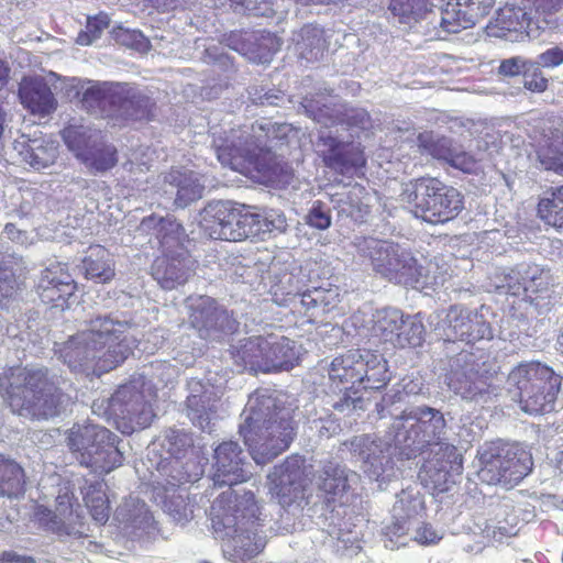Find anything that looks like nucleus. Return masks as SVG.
I'll return each mask as SVG.
<instances>
[{
	"label": "nucleus",
	"mask_w": 563,
	"mask_h": 563,
	"mask_svg": "<svg viewBox=\"0 0 563 563\" xmlns=\"http://www.w3.org/2000/svg\"><path fill=\"white\" fill-rule=\"evenodd\" d=\"M92 445L76 459L81 465L91 467L96 472H106V440L95 441Z\"/></svg>",
	"instance_id": "nucleus-60"
},
{
	"label": "nucleus",
	"mask_w": 563,
	"mask_h": 563,
	"mask_svg": "<svg viewBox=\"0 0 563 563\" xmlns=\"http://www.w3.org/2000/svg\"><path fill=\"white\" fill-rule=\"evenodd\" d=\"M529 264L522 263L514 268H504V278H506V294L519 296L522 294L525 279Z\"/></svg>",
	"instance_id": "nucleus-64"
},
{
	"label": "nucleus",
	"mask_w": 563,
	"mask_h": 563,
	"mask_svg": "<svg viewBox=\"0 0 563 563\" xmlns=\"http://www.w3.org/2000/svg\"><path fill=\"white\" fill-rule=\"evenodd\" d=\"M154 398L152 385L144 377H139L118 388L110 398L109 408L133 432L151 426L155 418Z\"/></svg>",
	"instance_id": "nucleus-13"
},
{
	"label": "nucleus",
	"mask_w": 563,
	"mask_h": 563,
	"mask_svg": "<svg viewBox=\"0 0 563 563\" xmlns=\"http://www.w3.org/2000/svg\"><path fill=\"white\" fill-rule=\"evenodd\" d=\"M114 519L126 528L145 530L153 525L154 518L146 505L136 495H124L113 512Z\"/></svg>",
	"instance_id": "nucleus-39"
},
{
	"label": "nucleus",
	"mask_w": 563,
	"mask_h": 563,
	"mask_svg": "<svg viewBox=\"0 0 563 563\" xmlns=\"http://www.w3.org/2000/svg\"><path fill=\"white\" fill-rule=\"evenodd\" d=\"M225 45L256 64L269 63L279 49V41L269 32L232 31L224 36Z\"/></svg>",
	"instance_id": "nucleus-25"
},
{
	"label": "nucleus",
	"mask_w": 563,
	"mask_h": 563,
	"mask_svg": "<svg viewBox=\"0 0 563 563\" xmlns=\"http://www.w3.org/2000/svg\"><path fill=\"white\" fill-rule=\"evenodd\" d=\"M67 446L77 456L95 441L106 440V473L120 466L123 455L118 448V435L96 423H75L66 433Z\"/></svg>",
	"instance_id": "nucleus-22"
},
{
	"label": "nucleus",
	"mask_w": 563,
	"mask_h": 563,
	"mask_svg": "<svg viewBox=\"0 0 563 563\" xmlns=\"http://www.w3.org/2000/svg\"><path fill=\"white\" fill-rule=\"evenodd\" d=\"M12 145L21 161L35 170L52 166L58 157V144L41 132L22 134Z\"/></svg>",
	"instance_id": "nucleus-28"
},
{
	"label": "nucleus",
	"mask_w": 563,
	"mask_h": 563,
	"mask_svg": "<svg viewBox=\"0 0 563 563\" xmlns=\"http://www.w3.org/2000/svg\"><path fill=\"white\" fill-rule=\"evenodd\" d=\"M353 457L362 464V468L371 477H378L388 470H393V454L397 455L390 441L376 434H358L342 443Z\"/></svg>",
	"instance_id": "nucleus-18"
},
{
	"label": "nucleus",
	"mask_w": 563,
	"mask_h": 563,
	"mask_svg": "<svg viewBox=\"0 0 563 563\" xmlns=\"http://www.w3.org/2000/svg\"><path fill=\"white\" fill-rule=\"evenodd\" d=\"M246 453L238 441L229 440L220 443L214 450L216 473L214 487L221 488L246 482L252 473Z\"/></svg>",
	"instance_id": "nucleus-23"
},
{
	"label": "nucleus",
	"mask_w": 563,
	"mask_h": 563,
	"mask_svg": "<svg viewBox=\"0 0 563 563\" xmlns=\"http://www.w3.org/2000/svg\"><path fill=\"white\" fill-rule=\"evenodd\" d=\"M140 228L144 232H153L159 240L164 252H170L174 247L180 249L186 236L183 225L172 216L152 214L142 220Z\"/></svg>",
	"instance_id": "nucleus-36"
},
{
	"label": "nucleus",
	"mask_w": 563,
	"mask_h": 563,
	"mask_svg": "<svg viewBox=\"0 0 563 563\" xmlns=\"http://www.w3.org/2000/svg\"><path fill=\"white\" fill-rule=\"evenodd\" d=\"M550 273L538 265L529 264L522 295L525 299L540 310L549 309Z\"/></svg>",
	"instance_id": "nucleus-41"
},
{
	"label": "nucleus",
	"mask_w": 563,
	"mask_h": 563,
	"mask_svg": "<svg viewBox=\"0 0 563 563\" xmlns=\"http://www.w3.org/2000/svg\"><path fill=\"white\" fill-rule=\"evenodd\" d=\"M229 354L241 368L267 373L266 335H254L231 345Z\"/></svg>",
	"instance_id": "nucleus-34"
},
{
	"label": "nucleus",
	"mask_w": 563,
	"mask_h": 563,
	"mask_svg": "<svg viewBox=\"0 0 563 563\" xmlns=\"http://www.w3.org/2000/svg\"><path fill=\"white\" fill-rule=\"evenodd\" d=\"M404 313L397 308H384L373 316V331L385 342L394 344L399 327L402 324Z\"/></svg>",
	"instance_id": "nucleus-49"
},
{
	"label": "nucleus",
	"mask_w": 563,
	"mask_h": 563,
	"mask_svg": "<svg viewBox=\"0 0 563 563\" xmlns=\"http://www.w3.org/2000/svg\"><path fill=\"white\" fill-rule=\"evenodd\" d=\"M448 385L463 400L479 405L488 404L501 394L494 364L467 351L460 352L452 361Z\"/></svg>",
	"instance_id": "nucleus-11"
},
{
	"label": "nucleus",
	"mask_w": 563,
	"mask_h": 563,
	"mask_svg": "<svg viewBox=\"0 0 563 563\" xmlns=\"http://www.w3.org/2000/svg\"><path fill=\"white\" fill-rule=\"evenodd\" d=\"M562 377L539 362L521 363L508 374L512 398L528 415H545L555 408Z\"/></svg>",
	"instance_id": "nucleus-9"
},
{
	"label": "nucleus",
	"mask_w": 563,
	"mask_h": 563,
	"mask_svg": "<svg viewBox=\"0 0 563 563\" xmlns=\"http://www.w3.org/2000/svg\"><path fill=\"white\" fill-rule=\"evenodd\" d=\"M313 500L312 514L320 511L324 518L328 533L336 540L335 548L344 556H353L360 552L361 530L354 518L362 516L356 512V499L361 495H216L210 500L209 519L216 539L222 542L225 559L233 563H247L263 549L257 538L258 531L266 522L289 520Z\"/></svg>",
	"instance_id": "nucleus-1"
},
{
	"label": "nucleus",
	"mask_w": 563,
	"mask_h": 563,
	"mask_svg": "<svg viewBox=\"0 0 563 563\" xmlns=\"http://www.w3.org/2000/svg\"><path fill=\"white\" fill-rule=\"evenodd\" d=\"M114 82L93 84L82 91V107L92 114L110 117L112 112V103L110 102V92Z\"/></svg>",
	"instance_id": "nucleus-47"
},
{
	"label": "nucleus",
	"mask_w": 563,
	"mask_h": 563,
	"mask_svg": "<svg viewBox=\"0 0 563 563\" xmlns=\"http://www.w3.org/2000/svg\"><path fill=\"white\" fill-rule=\"evenodd\" d=\"M297 457H288L267 475L271 493H302L307 489V477Z\"/></svg>",
	"instance_id": "nucleus-33"
},
{
	"label": "nucleus",
	"mask_w": 563,
	"mask_h": 563,
	"mask_svg": "<svg viewBox=\"0 0 563 563\" xmlns=\"http://www.w3.org/2000/svg\"><path fill=\"white\" fill-rule=\"evenodd\" d=\"M537 155L544 169L563 174V141L556 140L541 146Z\"/></svg>",
	"instance_id": "nucleus-58"
},
{
	"label": "nucleus",
	"mask_w": 563,
	"mask_h": 563,
	"mask_svg": "<svg viewBox=\"0 0 563 563\" xmlns=\"http://www.w3.org/2000/svg\"><path fill=\"white\" fill-rule=\"evenodd\" d=\"M523 87L536 93L544 92L549 87V79L543 75L541 67L530 59L523 74Z\"/></svg>",
	"instance_id": "nucleus-63"
},
{
	"label": "nucleus",
	"mask_w": 563,
	"mask_h": 563,
	"mask_svg": "<svg viewBox=\"0 0 563 563\" xmlns=\"http://www.w3.org/2000/svg\"><path fill=\"white\" fill-rule=\"evenodd\" d=\"M391 429L398 460L409 461L420 456L428 445L444 440L446 421L440 410L418 406L401 410Z\"/></svg>",
	"instance_id": "nucleus-7"
},
{
	"label": "nucleus",
	"mask_w": 563,
	"mask_h": 563,
	"mask_svg": "<svg viewBox=\"0 0 563 563\" xmlns=\"http://www.w3.org/2000/svg\"><path fill=\"white\" fill-rule=\"evenodd\" d=\"M22 104L33 114L47 115L55 111L57 100L42 77L24 78L19 87Z\"/></svg>",
	"instance_id": "nucleus-32"
},
{
	"label": "nucleus",
	"mask_w": 563,
	"mask_h": 563,
	"mask_svg": "<svg viewBox=\"0 0 563 563\" xmlns=\"http://www.w3.org/2000/svg\"><path fill=\"white\" fill-rule=\"evenodd\" d=\"M100 137V133L91 130L89 126L70 124L63 131V139L68 148L80 158V153H85Z\"/></svg>",
	"instance_id": "nucleus-51"
},
{
	"label": "nucleus",
	"mask_w": 563,
	"mask_h": 563,
	"mask_svg": "<svg viewBox=\"0 0 563 563\" xmlns=\"http://www.w3.org/2000/svg\"><path fill=\"white\" fill-rule=\"evenodd\" d=\"M399 499L391 509L390 521L385 523L382 531L396 547L405 545L407 540L416 541L422 545L438 543L443 532L424 521L428 511L434 507L438 515L443 505L448 506L454 495H398Z\"/></svg>",
	"instance_id": "nucleus-5"
},
{
	"label": "nucleus",
	"mask_w": 563,
	"mask_h": 563,
	"mask_svg": "<svg viewBox=\"0 0 563 563\" xmlns=\"http://www.w3.org/2000/svg\"><path fill=\"white\" fill-rule=\"evenodd\" d=\"M242 417L239 433L256 464L272 462L290 446L297 435L295 409L268 390L252 394Z\"/></svg>",
	"instance_id": "nucleus-3"
},
{
	"label": "nucleus",
	"mask_w": 563,
	"mask_h": 563,
	"mask_svg": "<svg viewBox=\"0 0 563 563\" xmlns=\"http://www.w3.org/2000/svg\"><path fill=\"white\" fill-rule=\"evenodd\" d=\"M271 292L276 298L280 299L284 303L292 305L295 308L299 307V299L302 291L298 285V280L291 273H283L280 276H275V280L271 286Z\"/></svg>",
	"instance_id": "nucleus-56"
},
{
	"label": "nucleus",
	"mask_w": 563,
	"mask_h": 563,
	"mask_svg": "<svg viewBox=\"0 0 563 563\" xmlns=\"http://www.w3.org/2000/svg\"><path fill=\"white\" fill-rule=\"evenodd\" d=\"M401 200L417 218L438 224L453 220L464 208L463 195L437 178H419L406 185Z\"/></svg>",
	"instance_id": "nucleus-10"
},
{
	"label": "nucleus",
	"mask_w": 563,
	"mask_h": 563,
	"mask_svg": "<svg viewBox=\"0 0 563 563\" xmlns=\"http://www.w3.org/2000/svg\"><path fill=\"white\" fill-rule=\"evenodd\" d=\"M24 473L13 460L0 455V493H19L23 489Z\"/></svg>",
	"instance_id": "nucleus-57"
},
{
	"label": "nucleus",
	"mask_w": 563,
	"mask_h": 563,
	"mask_svg": "<svg viewBox=\"0 0 563 563\" xmlns=\"http://www.w3.org/2000/svg\"><path fill=\"white\" fill-rule=\"evenodd\" d=\"M361 353L363 355V369H361L360 390L384 387L390 379L387 361L382 354L372 351L364 350Z\"/></svg>",
	"instance_id": "nucleus-44"
},
{
	"label": "nucleus",
	"mask_w": 563,
	"mask_h": 563,
	"mask_svg": "<svg viewBox=\"0 0 563 563\" xmlns=\"http://www.w3.org/2000/svg\"><path fill=\"white\" fill-rule=\"evenodd\" d=\"M130 322L111 313H97L84 321V328L67 341L55 344L58 357L73 372L98 368L109 372L132 353L126 335Z\"/></svg>",
	"instance_id": "nucleus-2"
},
{
	"label": "nucleus",
	"mask_w": 563,
	"mask_h": 563,
	"mask_svg": "<svg viewBox=\"0 0 563 563\" xmlns=\"http://www.w3.org/2000/svg\"><path fill=\"white\" fill-rule=\"evenodd\" d=\"M360 484V475L333 462H328L319 476L318 487L322 493H345L355 490Z\"/></svg>",
	"instance_id": "nucleus-40"
},
{
	"label": "nucleus",
	"mask_w": 563,
	"mask_h": 563,
	"mask_svg": "<svg viewBox=\"0 0 563 563\" xmlns=\"http://www.w3.org/2000/svg\"><path fill=\"white\" fill-rule=\"evenodd\" d=\"M256 207L241 205L236 207L234 232L231 233V241H242L250 236L262 234V212L255 211Z\"/></svg>",
	"instance_id": "nucleus-48"
},
{
	"label": "nucleus",
	"mask_w": 563,
	"mask_h": 563,
	"mask_svg": "<svg viewBox=\"0 0 563 563\" xmlns=\"http://www.w3.org/2000/svg\"><path fill=\"white\" fill-rule=\"evenodd\" d=\"M79 161L91 174H102L117 165V150L113 145L102 142L100 136L88 151L80 153Z\"/></svg>",
	"instance_id": "nucleus-45"
},
{
	"label": "nucleus",
	"mask_w": 563,
	"mask_h": 563,
	"mask_svg": "<svg viewBox=\"0 0 563 563\" xmlns=\"http://www.w3.org/2000/svg\"><path fill=\"white\" fill-rule=\"evenodd\" d=\"M216 135L212 145L219 162L232 169L240 170L253 167L264 170L266 162L271 159L269 140L277 137L276 124L272 122H256L250 128L231 130L229 134Z\"/></svg>",
	"instance_id": "nucleus-6"
},
{
	"label": "nucleus",
	"mask_w": 563,
	"mask_h": 563,
	"mask_svg": "<svg viewBox=\"0 0 563 563\" xmlns=\"http://www.w3.org/2000/svg\"><path fill=\"white\" fill-rule=\"evenodd\" d=\"M292 42L299 57L307 63L321 60L328 48L323 29L313 24L303 25L294 32Z\"/></svg>",
	"instance_id": "nucleus-37"
},
{
	"label": "nucleus",
	"mask_w": 563,
	"mask_h": 563,
	"mask_svg": "<svg viewBox=\"0 0 563 563\" xmlns=\"http://www.w3.org/2000/svg\"><path fill=\"white\" fill-rule=\"evenodd\" d=\"M188 309L189 322L201 339L219 341L239 328L236 319L211 297L188 298Z\"/></svg>",
	"instance_id": "nucleus-16"
},
{
	"label": "nucleus",
	"mask_w": 563,
	"mask_h": 563,
	"mask_svg": "<svg viewBox=\"0 0 563 563\" xmlns=\"http://www.w3.org/2000/svg\"><path fill=\"white\" fill-rule=\"evenodd\" d=\"M187 386V416L194 426L210 433L217 417L219 397L213 386L203 384L200 379L191 378Z\"/></svg>",
	"instance_id": "nucleus-26"
},
{
	"label": "nucleus",
	"mask_w": 563,
	"mask_h": 563,
	"mask_svg": "<svg viewBox=\"0 0 563 563\" xmlns=\"http://www.w3.org/2000/svg\"><path fill=\"white\" fill-rule=\"evenodd\" d=\"M522 8L506 5L497 11L495 23L496 27H498L500 32L496 33V36L507 37L508 34L506 32L529 34L530 26L532 24V11L529 10L526 2H522Z\"/></svg>",
	"instance_id": "nucleus-42"
},
{
	"label": "nucleus",
	"mask_w": 563,
	"mask_h": 563,
	"mask_svg": "<svg viewBox=\"0 0 563 563\" xmlns=\"http://www.w3.org/2000/svg\"><path fill=\"white\" fill-rule=\"evenodd\" d=\"M112 103L111 118L151 121L155 118L157 106L146 89H141L128 82H115L110 92Z\"/></svg>",
	"instance_id": "nucleus-20"
},
{
	"label": "nucleus",
	"mask_w": 563,
	"mask_h": 563,
	"mask_svg": "<svg viewBox=\"0 0 563 563\" xmlns=\"http://www.w3.org/2000/svg\"><path fill=\"white\" fill-rule=\"evenodd\" d=\"M154 500L161 503L164 511L177 522L192 518L194 501L189 495H154Z\"/></svg>",
	"instance_id": "nucleus-53"
},
{
	"label": "nucleus",
	"mask_w": 563,
	"mask_h": 563,
	"mask_svg": "<svg viewBox=\"0 0 563 563\" xmlns=\"http://www.w3.org/2000/svg\"><path fill=\"white\" fill-rule=\"evenodd\" d=\"M426 329L419 314L404 316L394 345L399 347L420 346L424 341Z\"/></svg>",
	"instance_id": "nucleus-52"
},
{
	"label": "nucleus",
	"mask_w": 563,
	"mask_h": 563,
	"mask_svg": "<svg viewBox=\"0 0 563 563\" xmlns=\"http://www.w3.org/2000/svg\"><path fill=\"white\" fill-rule=\"evenodd\" d=\"M65 380L47 368H20L12 374L8 389L12 412L34 420H47L65 413L74 404V396Z\"/></svg>",
	"instance_id": "nucleus-4"
},
{
	"label": "nucleus",
	"mask_w": 563,
	"mask_h": 563,
	"mask_svg": "<svg viewBox=\"0 0 563 563\" xmlns=\"http://www.w3.org/2000/svg\"><path fill=\"white\" fill-rule=\"evenodd\" d=\"M423 463L418 473L422 487L433 493H448L452 489L449 475L459 473L462 468V456L456 448L448 442L440 441L424 449Z\"/></svg>",
	"instance_id": "nucleus-15"
},
{
	"label": "nucleus",
	"mask_w": 563,
	"mask_h": 563,
	"mask_svg": "<svg viewBox=\"0 0 563 563\" xmlns=\"http://www.w3.org/2000/svg\"><path fill=\"white\" fill-rule=\"evenodd\" d=\"M538 214L547 224L563 228V205L555 197L541 199Z\"/></svg>",
	"instance_id": "nucleus-61"
},
{
	"label": "nucleus",
	"mask_w": 563,
	"mask_h": 563,
	"mask_svg": "<svg viewBox=\"0 0 563 563\" xmlns=\"http://www.w3.org/2000/svg\"><path fill=\"white\" fill-rule=\"evenodd\" d=\"M478 459L479 479L488 485H499L507 490L526 477L533 464L531 454L522 446L500 440L482 446Z\"/></svg>",
	"instance_id": "nucleus-12"
},
{
	"label": "nucleus",
	"mask_w": 563,
	"mask_h": 563,
	"mask_svg": "<svg viewBox=\"0 0 563 563\" xmlns=\"http://www.w3.org/2000/svg\"><path fill=\"white\" fill-rule=\"evenodd\" d=\"M76 289L71 276L63 272L60 267L46 268L38 280L37 292L44 303H53L55 307H63Z\"/></svg>",
	"instance_id": "nucleus-31"
},
{
	"label": "nucleus",
	"mask_w": 563,
	"mask_h": 563,
	"mask_svg": "<svg viewBox=\"0 0 563 563\" xmlns=\"http://www.w3.org/2000/svg\"><path fill=\"white\" fill-rule=\"evenodd\" d=\"M339 297L338 287H313L303 290L301 297H297V299H299V306L305 308L306 312L320 310L322 313H328L340 302Z\"/></svg>",
	"instance_id": "nucleus-46"
},
{
	"label": "nucleus",
	"mask_w": 563,
	"mask_h": 563,
	"mask_svg": "<svg viewBox=\"0 0 563 563\" xmlns=\"http://www.w3.org/2000/svg\"><path fill=\"white\" fill-rule=\"evenodd\" d=\"M192 446V438L189 433L179 429H168L165 431L162 442L163 450L169 455L163 457L157 463V471L161 475H166V484L163 485L164 493H169L175 488L189 489L183 487L187 483H191L190 475L183 472L180 459L186 455L188 449Z\"/></svg>",
	"instance_id": "nucleus-19"
},
{
	"label": "nucleus",
	"mask_w": 563,
	"mask_h": 563,
	"mask_svg": "<svg viewBox=\"0 0 563 563\" xmlns=\"http://www.w3.org/2000/svg\"><path fill=\"white\" fill-rule=\"evenodd\" d=\"M462 330L459 333L456 341L465 342L466 344H473L479 340H490L493 332L489 323L484 317L476 311H472L467 308L465 313V320Z\"/></svg>",
	"instance_id": "nucleus-50"
},
{
	"label": "nucleus",
	"mask_w": 563,
	"mask_h": 563,
	"mask_svg": "<svg viewBox=\"0 0 563 563\" xmlns=\"http://www.w3.org/2000/svg\"><path fill=\"white\" fill-rule=\"evenodd\" d=\"M80 267L85 276L96 283H108L115 275L110 253L100 245L89 247Z\"/></svg>",
	"instance_id": "nucleus-43"
},
{
	"label": "nucleus",
	"mask_w": 563,
	"mask_h": 563,
	"mask_svg": "<svg viewBox=\"0 0 563 563\" xmlns=\"http://www.w3.org/2000/svg\"><path fill=\"white\" fill-rule=\"evenodd\" d=\"M300 106L309 118L324 126L345 124L363 131L373 126L371 115L365 109L350 107L332 95L306 96Z\"/></svg>",
	"instance_id": "nucleus-14"
},
{
	"label": "nucleus",
	"mask_w": 563,
	"mask_h": 563,
	"mask_svg": "<svg viewBox=\"0 0 563 563\" xmlns=\"http://www.w3.org/2000/svg\"><path fill=\"white\" fill-rule=\"evenodd\" d=\"M236 206L232 201H211L201 211L199 224L211 239L231 241Z\"/></svg>",
	"instance_id": "nucleus-30"
},
{
	"label": "nucleus",
	"mask_w": 563,
	"mask_h": 563,
	"mask_svg": "<svg viewBox=\"0 0 563 563\" xmlns=\"http://www.w3.org/2000/svg\"><path fill=\"white\" fill-rule=\"evenodd\" d=\"M267 372L288 371L299 360L300 346L292 340L277 334L266 335Z\"/></svg>",
	"instance_id": "nucleus-35"
},
{
	"label": "nucleus",
	"mask_w": 563,
	"mask_h": 563,
	"mask_svg": "<svg viewBox=\"0 0 563 563\" xmlns=\"http://www.w3.org/2000/svg\"><path fill=\"white\" fill-rule=\"evenodd\" d=\"M420 389L417 384L409 382L404 384L402 390L391 389L389 393L385 394L382 401L376 405L379 418H385L386 415H389L394 418V421H396L397 416H399L402 410L397 405L404 402L408 395L417 394Z\"/></svg>",
	"instance_id": "nucleus-54"
},
{
	"label": "nucleus",
	"mask_w": 563,
	"mask_h": 563,
	"mask_svg": "<svg viewBox=\"0 0 563 563\" xmlns=\"http://www.w3.org/2000/svg\"><path fill=\"white\" fill-rule=\"evenodd\" d=\"M82 500L93 520L101 525L109 520L111 511L109 495H82Z\"/></svg>",
	"instance_id": "nucleus-62"
},
{
	"label": "nucleus",
	"mask_w": 563,
	"mask_h": 563,
	"mask_svg": "<svg viewBox=\"0 0 563 563\" xmlns=\"http://www.w3.org/2000/svg\"><path fill=\"white\" fill-rule=\"evenodd\" d=\"M75 495H56V510L47 508L44 505L34 506L33 518L41 528L59 537L82 536V523L76 526L75 519L82 517V508L79 504L74 508ZM76 503L78 500L76 499Z\"/></svg>",
	"instance_id": "nucleus-21"
},
{
	"label": "nucleus",
	"mask_w": 563,
	"mask_h": 563,
	"mask_svg": "<svg viewBox=\"0 0 563 563\" xmlns=\"http://www.w3.org/2000/svg\"><path fill=\"white\" fill-rule=\"evenodd\" d=\"M314 144L325 166L340 174L352 173L365 165L366 159L360 144L340 141L331 132H319Z\"/></svg>",
	"instance_id": "nucleus-24"
},
{
	"label": "nucleus",
	"mask_w": 563,
	"mask_h": 563,
	"mask_svg": "<svg viewBox=\"0 0 563 563\" xmlns=\"http://www.w3.org/2000/svg\"><path fill=\"white\" fill-rule=\"evenodd\" d=\"M190 256L183 247L175 252H165L152 265V276L164 289H174L188 282L192 275Z\"/></svg>",
	"instance_id": "nucleus-29"
},
{
	"label": "nucleus",
	"mask_w": 563,
	"mask_h": 563,
	"mask_svg": "<svg viewBox=\"0 0 563 563\" xmlns=\"http://www.w3.org/2000/svg\"><path fill=\"white\" fill-rule=\"evenodd\" d=\"M161 190L177 208H186L202 197L205 185L201 177L192 170L172 169L163 176Z\"/></svg>",
	"instance_id": "nucleus-27"
},
{
	"label": "nucleus",
	"mask_w": 563,
	"mask_h": 563,
	"mask_svg": "<svg viewBox=\"0 0 563 563\" xmlns=\"http://www.w3.org/2000/svg\"><path fill=\"white\" fill-rule=\"evenodd\" d=\"M361 350L349 351L332 360L328 375L332 384L343 385L344 394L332 404L333 409L340 412H351L363 409V397L358 395L361 369H363Z\"/></svg>",
	"instance_id": "nucleus-17"
},
{
	"label": "nucleus",
	"mask_w": 563,
	"mask_h": 563,
	"mask_svg": "<svg viewBox=\"0 0 563 563\" xmlns=\"http://www.w3.org/2000/svg\"><path fill=\"white\" fill-rule=\"evenodd\" d=\"M466 310L462 305H452L448 309L433 311L428 318L429 327L445 342H455L465 324Z\"/></svg>",
	"instance_id": "nucleus-38"
},
{
	"label": "nucleus",
	"mask_w": 563,
	"mask_h": 563,
	"mask_svg": "<svg viewBox=\"0 0 563 563\" xmlns=\"http://www.w3.org/2000/svg\"><path fill=\"white\" fill-rule=\"evenodd\" d=\"M110 24V18L106 13H99L95 16L87 19L86 31H81L76 42L79 45H90L93 41L99 38Z\"/></svg>",
	"instance_id": "nucleus-59"
},
{
	"label": "nucleus",
	"mask_w": 563,
	"mask_h": 563,
	"mask_svg": "<svg viewBox=\"0 0 563 563\" xmlns=\"http://www.w3.org/2000/svg\"><path fill=\"white\" fill-rule=\"evenodd\" d=\"M354 245L357 254L369 260L373 269L389 282L412 288L433 285L427 269L399 245L374 238H357Z\"/></svg>",
	"instance_id": "nucleus-8"
},
{
	"label": "nucleus",
	"mask_w": 563,
	"mask_h": 563,
	"mask_svg": "<svg viewBox=\"0 0 563 563\" xmlns=\"http://www.w3.org/2000/svg\"><path fill=\"white\" fill-rule=\"evenodd\" d=\"M333 202L339 216L350 218L354 222H364L366 216L369 213L368 205L362 202L358 195L354 191L336 195Z\"/></svg>",
	"instance_id": "nucleus-55"
}]
</instances>
